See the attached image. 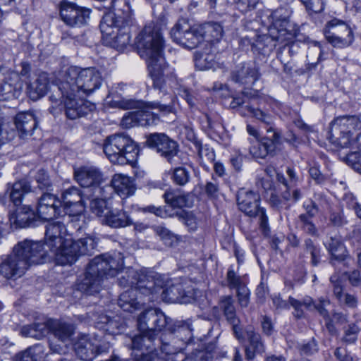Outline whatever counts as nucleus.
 <instances>
[{
	"mask_svg": "<svg viewBox=\"0 0 361 361\" xmlns=\"http://www.w3.org/2000/svg\"><path fill=\"white\" fill-rule=\"evenodd\" d=\"M171 319L168 318L164 312L158 309H148L143 312L137 319V326L141 332L140 335L135 336L132 339V349L147 350L151 348V343L155 339L158 333L166 327L171 332L181 334L186 332L189 338L191 337L192 329L190 324L186 323L178 326L173 329L170 325Z\"/></svg>",
	"mask_w": 361,
	"mask_h": 361,
	"instance_id": "nucleus-1",
	"label": "nucleus"
},
{
	"mask_svg": "<svg viewBox=\"0 0 361 361\" xmlns=\"http://www.w3.org/2000/svg\"><path fill=\"white\" fill-rule=\"evenodd\" d=\"M123 266L121 257L116 259L107 254L96 256L90 262L83 277L79 280L78 290L87 295L99 293L103 281L115 276Z\"/></svg>",
	"mask_w": 361,
	"mask_h": 361,
	"instance_id": "nucleus-2",
	"label": "nucleus"
},
{
	"mask_svg": "<svg viewBox=\"0 0 361 361\" xmlns=\"http://www.w3.org/2000/svg\"><path fill=\"white\" fill-rule=\"evenodd\" d=\"M133 16L129 8L105 13L99 27L104 38L112 47L123 50L130 43V27L133 24Z\"/></svg>",
	"mask_w": 361,
	"mask_h": 361,
	"instance_id": "nucleus-3",
	"label": "nucleus"
},
{
	"mask_svg": "<svg viewBox=\"0 0 361 361\" xmlns=\"http://www.w3.org/2000/svg\"><path fill=\"white\" fill-rule=\"evenodd\" d=\"M102 82L100 73L94 68L81 69L76 66H71L67 68L55 87L65 93L71 90L72 94L88 95L99 89Z\"/></svg>",
	"mask_w": 361,
	"mask_h": 361,
	"instance_id": "nucleus-4",
	"label": "nucleus"
},
{
	"mask_svg": "<svg viewBox=\"0 0 361 361\" xmlns=\"http://www.w3.org/2000/svg\"><path fill=\"white\" fill-rule=\"evenodd\" d=\"M136 46L141 58L147 64L164 63V39L161 29L154 24L146 25L137 37Z\"/></svg>",
	"mask_w": 361,
	"mask_h": 361,
	"instance_id": "nucleus-5",
	"label": "nucleus"
},
{
	"mask_svg": "<svg viewBox=\"0 0 361 361\" xmlns=\"http://www.w3.org/2000/svg\"><path fill=\"white\" fill-rule=\"evenodd\" d=\"M103 150L109 160L114 164H132L137 158L136 143L125 133L108 136L103 144Z\"/></svg>",
	"mask_w": 361,
	"mask_h": 361,
	"instance_id": "nucleus-6",
	"label": "nucleus"
},
{
	"mask_svg": "<svg viewBox=\"0 0 361 361\" xmlns=\"http://www.w3.org/2000/svg\"><path fill=\"white\" fill-rule=\"evenodd\" d=\"M249 114L269 127L268 133H273L271 137H264L261 140H255L250 147V153L255 158L264 159L267 155H274L281 144L280 135L273 128V118L271 115L259 109L246 106Z\"/></svg>",
	"mask_w": 361,
	"mask_h": 361,
	"instance_id": "nucleus-7",
	"label": "nucleus"
},
{
	"mask_svg": "<svg viewBox=\"0 0 361 361\" xmlns=\"http://www.w3.org/2000/svg\"><path fill=\"white\" fill-rule=\"evenodd\" d=\"M361 130V121L355 116H343L334 119L331 124L329 140L341 148L353 145L355 142L352 139L355 131Z\"/></svg>",
	"mask_w": 361,
	"mask_h": 361,
	"instance_id": "nucleus-8",
	"label": "nucleus"
},
{
	"mask_svg": "<svg viewBox=\"0 0 361 361\" xmlns=\"http://www.w3.org/2000/svg\"><path fill=\"white\" fill-rule=\"evenodd\" d=\"M97 246V240L92 236H87L77 240L72 238L66 239L60 252L57 255V264L71 265L81 255H92Z\"/></svg>",
	"mask_w": 361,
	"mask_h": 361,
	"instance_id": "nucleus-9",
	"label": "nucleus"
},
{
	"mask_svg": "<svg viewBox=\"0 0 361 361\" xmlns=\"http://www.w3.org/2000/svg\"><path fill=\"white\" fill-rule=\"evenodd\" d=\"M239 209L250 217H258L259 228L264 235H268L270 228L265 209L259 207L260 197L252 191L241 190L237 196Z\"/></svg>",
	"mask_w": 361,
	"mask_h": 361,
	"instance_id": "nucleus-10",
	"label": "nucleus"
},
{
	"mask_svg": "<svg viewBox=\"0 0 361 361\" xmlns=\"http://www.w3.org/2000/svg\"><path fill=\"white\" fill-rule=\"evenodd\" d=\"M15 253L25 261L29 268L31 265L40 264L53 259V255L41 241L25 239L13 247Z\"/></svg>",
	"mask_w": 361,
	"mask_h": 361,
	"instance_id": "nucleus-11",
	"label": "nucleus"
},
{
	"mask_svg": "<svg viewBox=\"0 0 361 361\" xmlns=\"http://www.w3.org/2000/svg\"><path fill=\"white\" fill-rule=\"evenodd\" d=\"M118 284L121 287L137 289L144 295H153L161 289L154 276L140 274L133 269H127L122 272L118 278Z\"/></svg>",
	"mask_w": 361,
	"mask_h": 361,
	"instance_id": "nucleus-12",
	"label": "nucleus"
},
{
	"mask_svg": "<svg viewBox=\"0 0 361 361\" xmlns=\"http://www.w3.org/2000/svg\"><path fill=\"white\" fill-rule=\"evenodd\" d=\"M324 34L328 42L334 47H347L351 45L354 41L352 27L344 21L337 18H334L326 24Z\"/></svg>",
	"mask_w": 361,
	"mask_h": 361,
	"instance_id": "nucleus-13",
	"label": "nucleus"
},
{
	"mask_svg": "<svg viewBox=\"0 0 361 361\" xmlns=\"http://www.w3.org/2000/svg\"><path fill=\"white\" fill-rule=\"evenodd\" d=\"M201 30L199 25L192 26L188 20H178L171 30L173 40L182 47L192 49L202 44Z\"/></svg>",
	"mask_w": 361,
	"mask_h": 361,
	"instance_id": "nucleus-14",
	"label": "nucleus"
},
{
	"mask_svg": "<svg viewBox=\"0 0 361 361\" xmlns=\"http://www.w3.org/2000/svg\"><path fill=\"white\" fill-rule=\"evenodd\" d=\"M61 92V97L58 98L55 95L52 94L49 97L53 104L51 109L53 111L56 110L58 108L61 111L65 110L66 116L69 119H76L80 116L85 115V112L83 107V102L80 98V94H71V90H69L67 93L63 92V90H59Z\"/></svg>",
	"mask_w": 361,
	"mask_h": 361,
	"instance_id": "nucleus-15",
	"label": "nucleus"
},
{
	"mask_svg": "<svg viewBox=\"0 0 361 361\" xmlns=\"http://www.w3.org/2000/svg\"><path fill=\"white\" fill-rule=\"evenodd\" d=\"M291 13L292 11L288 6L279 7L271 13L272 25L269 30V36L272 41L283 44L289 39V34L283 27L288 23Z\"/></svg>",
	"mask_w": 361,
	"mask_h": 361,
	"instance_id": "nucleus-16",
	"label": "nucleus"
},
{
	"mask_svg": "<svg viewBox=\"0 0 361 361\" xmlns=\"http://www.w3.org/2000/svg\"><path fill=\"white\" fill-rule=\"evenodd\" d=\"M49 331L63 345L57 344L54 341H49L50 350L53 353L61 354L66 351V346L70 343L71 337L75 332V326L72 324L59 320H49Z\"/></svg>",
	"mask_w": 361,
	"mask_h": 361,
	"instance_id": "nucleus-17",
	"label": "nucleus"
},
{
	"mask_svg": "<svg viewBox=\"0 0 361 361\" xmlns=\"http://www.w3.org/2000/svg\"><path fill=\"white\" fill-rule=\"evenodd\" d=\"M66 228L64 224L60 221H53L46 226L44 245L53 255V259L57 264V255L60 252L62 246L66 239Z\"/></svg>",
	"mask_w": 361,
	"mask_h": 361,
	"instance_id": "nucleus-18",
	"label": "nucleus"
},
{
	"mask_svg": "<svg viewBox=\"0 0 361 361\" xmlns=\"http://www.w3.org/2000/svg\"><path fill=\"white\" fill-rule=\"evenodd\" d=\"M90 10L72 2L61 4L60 16L65 24L70 27H81L87 24Z\"/></svg>",
	"mask_w": 361,
	"mask_h": 361,
	"instance_id": "nucleus-19",
	"label": "nucleus"
},
{
	"mask_svg": "<svg viewBox=\"0 0 361 361\" xmlns=\"http://www.w3.org/2000/svg\"><path fill=\"white\" fill-rule=\"evenodd\" d=\"M23 87V82L18 73L0 70V100L18 98Z\"/></svg>",
	"mask_w": 361,
	"mask_h": 361,
	"instance_id": "nucleus-20",
	"label": "nucleus"
},
{
	"mask_svg": "<svg viewBox=\"0 0 361 361\" xmlns=\"http://www.w3.org/2000/svg\"><path fill=\"white\" fill-rule=\"evenodd\" d=\"M62 202L65 213L71 216H80L85 210L84 200L80 190L72 187L62 194Z\"/></svg>",
	"mask_w": 361,
	"mask_h": 361,
	"instance_id": "nucleus-21",
	"label": "nucleus"
},
{
	"mask_svg": "<svg viewBox=\"0 0 361 361\" xmlns=\"http://www.w3.org/2000/svg\"><path fill=\"white\" fill-rule=\"evenodd\" d=\"M146 143L161 156L170 160L177 154V144L163 133H154L148 136Z\"/></svg>",
	"mask_w": 361,
	"mask_h": 361,
	"instance_id": "nucleus-22",
	"label": "nucleus"
},
{
	"mask_svg": "<svg viewBox=\"0 0 361 361\" xmlns=\"http://www.w3.org/2000/svg\"><path fill=\"white\" fill-rule=\"evenodd\" d=\"M27 269V264L21 260L13 249L12 253L1 263L0 274L8 279L15 280L23 276Z\"/></svg>",
	"mask_w": 361,
	"mask_h": 361,
	"instance_id": "nucleus-23",
	"label": "nucleus"
},
{
	"mask_svg": "<svg viewBox=\"0 0 361 361\" xmlns=\"http://www.w3.org/2000/svg\"><path fill=\"white\" fill-rule=\"evenodd\" d=\"M157 109L159 111L168 114L171 111V106L166 104H161L159 102H150L146 104H139V109L137 114L139 115L138 126H147L157 123L159 118L156 113L153 112L152 110Z\"/></svg>",
	"mask_w": 361,
	"mask_h": 361,
	"instance_id": "nucleus-24",
	"label": "nucleus"
},
{
	"mask_svg": "<svg viewBox=\"0 0 361 361\" xmlns=\"http://www.w3.org/2000/svg\"><path fill=\"white\" fill-rule=\"evenodd\" d=\"M61 202L54 195L43 194L38 200L36 212L39 218L50 220L60 214Z\"/></svg>",
	"mask_w": 361,
	"mask_h": 361,
	"instance_id": "nucleus-25",
	"label": "nucleus"
},
{
	"mask_svg": "<svg viewBox=\"0 0 361 361\" xmlns=\"http://www.w3.org/2000/svg\"><path fill=\"white\" fill-rule=\"evenodd\" d=\"M75 180L82 188H92L93 190H99L98 187L102 180V174L94 166H81L74 170Z\"/></svg>",
	"mask_w": 361,
	"mask_h": 361,
	"instance_id": "nucleus-26",
	"label": "nucleus"
},
{
	"mask_svg": "<svg viewBox=\"0 0 361 361\" xmlns=\"http://www.w3.org/2000/svg\"><path fill=\"white\" fill-rule=\"evenodd\" d=\"M259 68L255 63L238 65L232 71L231 80L240 85H253L259 78Z\"/></svg>",
	"mask_w": 361,
	"mask_h": 361,
	"instance_id": "nucleus-27",
	"label": "nucleus"
},
{
	"mask_svg": "<svg viewBox=\"0 0 361 361\" xmlns=\"http://www.w3.org/2000/svg\"><path fill=\"white\" fill-rule=\"evenodd\" d=\"M77 355L82 360L90 361L101 353L99 348L91 341L88 335L81 334L74 343Z\"/></svg>",
	"mask_w": 361,
	"mask_h": 361,
	"instance_id": "nucleus-28",
	"label": "nucleus"
},
{
	"mask_svg": "<svg viewBox=\"0 0 361 361\" xmlns=\"http://www.w3.org/2000/svg\"><path fill=\"white\" fill-rule=\"evenodd\" d=\"M14 123L21 138L31 135L37 126L35 116L29 111L18 113L14 118Z\"/></svg>",
	"mask_w": 361,
	"mask_h": 361,
	"instance_id": "nucleus-29",
	"label": "nucleus"
},
{
	"mask_svg": "<svg viewBox=\"0 0 361 361\" xmlns=\"http://www.w3.org/2000/svg\"><path fill=\"white\" fill-rule=\"evenodd\" d=\"M111 185L115 192L122 198L133 195L136 190L134 180L124 174L116 173L111 180Z\"/></svg>",
	"mask_w": 361,
	"mask_h": 361,
	"instance_id": "nucleus-30",
	"label": "nucleus"
},
{
	"mask_svg": "<svg viewBox=\"0 0 361 361\" xmlns=\"http://www.w3.org/2000/svg\"><path fill=\"white\" fill-rule=\"evenodd\" d=\"M102 224L114 228H124L133 224V219L123 209L108 210L102 219Z\"/></svg>",
	"mask_w": 361,
	"mask_h": 361,
	"instance_id": "nucleus-31",
	"label": "nucleus"
},
{
	"mask_svg": "<svg viewBox=\"0 0 361 361\" xmlns=\"http://www.w3.org/2000/svg\"><path fill=\"white\" fill-rule=\"evenodd\" d=\"M161 298L169 303H189L192 300V295L190 292L186 293L180 283L167 286L161 292Z\"/></svg>",
	"mask_w": 361,
	"mask_h": 361,
	"instance_id": "nucleus-32",
	"label": "nucleus"
},
{
	"mask_svg": "<svg viewBox=\"0 0 361 361\" xmlns=\"http://www.w3.org/2000/svg\"><path fill=\"white\" fill-rule=\"evenodd\" d=\"M49 80L46 73H39L37 78L28 84L27 93L32 100H37L44 96L49 89Z\"/></svg>",
	"mask_w": 361,
	"mask_h": 361,
	"instance_id": "nucleus-33",
	"label": "nucleus"
},
{
	"mask_svg": "<svg viewBox=\"0 0 361 361\" xmlns=\"http://www.w3.org/2000/svg\"><path fill=\"white\" fill-rule=\"evenodd\" d=\"M219 307L223 311L226 320L233 326L235 336L238 337V329L239 319L236 316L234 300L231 295H225L219 300Z\"/></svg>",
	"mask_w": 361,
	"mask_h": 361,
	"instance_id": "nucleus-34",
	"label": "nucleus"
},
{
	"mask_svg": "<svg viewBox=\"0 0 361 361\" xmlns=\"http://www.w3.org/2000/svg\"><path fill=\"white\" fill-rule=\"evenodd\" d=\"M201 30L202 43L204 42H219L223 35V28L219 23H207L200 25Z\"/></svg>",
	"mask_w": 361,
	"mask_h": 361,
	"instance_id": "nucleus-35",
	"label": "nucleus"
},
{
	"mask_svg": "<svg viewBox=\"0 0 361 361\" xmlns=\"http://www.w3.org/2000/svg\"><path fill=\"white\" fill-rule=\"evenodd\" d=\"M98 324H102L104 328L110 334H118L126 329V322L119 317L111 318L109 316L102 314L98 318Z\"/></svg>",
	"mask_w": 361,
	"mask_h": 361,
	"instance_id": "nucleus-36",
	"label": "nucleus"
},
{
	"mask_svg": "<svg viewBox=\"0 0 361 361\" xmlns=\"http://www.w3.org/2000/svg\"><path fill=\"white\" fill-rule=\"evenodd\" d=\"M247 336L249 345L245 348V356L247 360H252L256 354H261L264 352V345L262 341L261 336L254 331H247Z\"/></svg>",
	"mask_w": 361,
	"mask_h": 361,
	"instance_id": "nucleus-37",
	"label": "nucleus"
},
{
	"mask_svg": "<svg viewBox=\"0 0 361 361\" xmlns=\"http://www.w3.org/2000/svg\"><path fill=\"white\" fill-rule=\"evenodd\" d=\"M137 289L130 288L122 293L118 300V305L126 312H132L140 307V302L137 301Z\"/></svg>",
	"mask_w": 361,
	"mask_h": 361,
	"instance_id": "nucleus-38",
	"label": "nucleus"
},
{
	"mask_svg": "<svg viewBox=\"0 0 361 361\" xmlns=\"http://www.w3.org/2000/svg\"><path fill=\"white\" fill-rule=\"evenodd\" d=\"M31 190L30 183L25 180L14 183L12 186L8 189L9 197L11 202L16 205H20L22 202L24 195Z\"/></svg>",
	"mask_w": 361,
	"mask_h": 361,
	"instance_id": "nucleus-39",
	"label": "nucleus"
},
{
	"mask_svg": "<svg viewBox=\"0 0 361 361\" xmlns=\"http://www.w3.org/2000/svg\"><path fill=\"white\" fill-rule=\"evenodd\" d=\"M166 65L165 61L164 63H154L147 64L148 71L151 78L153 80L154 87L159 90H163L165 87V80L164 78V71Z\"/></svg>",
	"mask_w": 361,
	"mask_h": 361,
	"instance_id": "nucleus-40",
	"label": "nucleus"
},
{
	"mask_svg": "<svg viewBox=\"0 0 361 361\" xmlns=\"http://www.w3.org/2000/svg\"><path fill=\"white\" fill-rule=\"evenodd\" d=\"M49 331V320L44 323H35L24 326L22 327L20 331L23 336L37 339H40L44 337Z\"/></svg>",
	"mask_w": 361,
	"mask_h": 361,
	"instance_id": "nucleus-41",
	"label": "nucleus"
},
{
	"mask_svg": "<svg viewBox=\"0 0 361 361\" xmlns=\"http://www.w3.org/2000/svg\"><path fill=\"white\" fill-rule=\"evenodd\" d=\"M326 247L335 259H345L347 251L339 237H331L329 241L326 243Z\"/></svg>",
	"mask_w": 361,
	"mask_h": 361,
	"instance_id": "nucleus-42",
	"label": "nucleus"
},
{
	"mask_svg": "<svg viewBox=\"0 0 361 361\" xmlns=\"http://www.w3.org/2000/svg\"><path fill=\"white\" fill-rule=\"evenodd\" d=\"M288 302L290 305L294 309L293 314L297 319H301L305 317L302 307H305L307 310L312 311L313 299L310 296L304 297L302 300H298L290 296Z\"/></svg>",
	"mask_w": 361,
	"mask_h": 361,
	"instance_id": "nucleus-43",
	"label": "nucleus"
},
{
	"mask_svg": "<svg viewBox=\"0 0 361 361\" xmlns=\"http://www.w3.org/2000/svg\"><path fill=\"white\" fill-rule=\"evenodd\" d=\"M195 151L197 152L200 162L204 167H208V165L212 164L215 159V153L213 149L208 145H202V143L196 140L194 142Z\"/></svg>",
	"mask_w": 361,
	"mask_h": 361,
	"instance_id": "nucleus-44",
	"label": "nucleus"
},
{
	"mask_svg": "<svg viewBox=\"0 0 361 361\" xmlns=\"http://www.w3.org/2000/svg\"><path fill=\"white\" fill-rule=\"evenodd\" d=\"M166 203L174 208H182L188 206V195L180 194L176 191H166L163 195Z\"/></svg>",
	"mask_w": 361,
	"mask_h": 361,
	"instance_id": "nucleus-45",
	"label": "nucleus"
},
{
	"mask_svg": "<svg viewBox=\"0 0 361 361\" xmlns=\"http://www.w3.org/2000/svg\"><path fill=\"white\" fill-rule=\"evenodd\" d=\"M330 305V300L328 298H319L317 302L313 300L312 310H317L319 314L323 317V318L327 321V328L329 331H332L334 329L333 325L330 324V316L326 307Z\"/></svg>",
	"mask_w": 361,
	"mask_h": 361,
	"instance_id": "nucleus-46",
	"label": "nucleus"
},
{
	"mask_svg": "<svg viewBox=\"0 0 361 361\" xmlns=\"http://www.w3.org/2000/svg\"><path fill=\"white\" fill-rule=\"evenodd\" d=\"M304 250L305 253L310 255L311 264L317 266L321 259L320 248L310 238H307L305 240Z\"/></svg>",
	"mask_w": 361,
	"mask_h": 361,
	"instance_id": "nucleus-47",
	"label": "nucleus"
},
{
	"mask_svg": "<svg viewBox=\"0 0 361 361\" xmlns=\"http://www.w3.org/2000/svg\"><path fill=\"white\" fill-rule=\"evenodd\" d=\"M227 286L236 290L246 286L243 277L238 276L233 269H229L226 274Z\"/></svg>",
	"mask_w": 361,
	"mask_h": 361,
	"instance_id": "nucleus-48",
	"label": "nucleus"
},
{
	"mask_svg": "<svg viewBox=\"0 0 361 361\" xmlns=\"http://www.w3.org/2000/svg\"><path fill=\"white\" fill-rule=\"evenodd\" d=\"M171 178L176 184L185 185L190 180V173L185 167H178L173 170Z\"/></svg>",
	"mask_w": 361,
	"mask_h": 361,
	"instance_id": "nucleus-49",
	"label": "nucleus"
},
{
	"mask_svg": "<svg viewBox=\"0 0 361 361\" xmlns=\"http://www.w3.org/2000/svg\"><path fill=\"white\" fill-rule=\"evenodd\" d=\"M298 226L309 235H316L317 234V229L315 225L307 214H300L299 216Z\"/></svg>",
	"mask_w": 361,
	"mask_h": 361,
	"instance_id": "nucleus-50",
	"label": "nucleus"
},
{
	"mask_svg": "<svg viewBox=\"0 0 361 361\" xmlns=\"http://www.w3.org/2000/svg\"><path fill=\"white\" fill-rule=\"evenodd\" d=\"M359 331L360 329L357 324H349L344 329L343 341L347 343H354L357 339Z\"/></svg>",
	"mask_w": 361,
	"mask_h": 361,
	"instance_id": "nucleus-51",
	"label": "nucleus"
},
{
	"mask_svg": "<svg viewBox=\"0 0 361 361\" xmlns=\"http://www.w3.org/2000/svg\"><path fill=\"white\" fill-rule=\"evenodd\" d=\"M133 361H166V358L159 355L157 350H152L148 353L133 354Z\"/></svg>",
	"mask_w": 361,
	"mask_h": 361,
	"instance_id": "nucleus-52",
	"label": "nucleus"
},
{
	"mask_svg": "<svg viewBox=\"0 0 361 361\" xmlns=\"http://www.w3.org/2000/svg\"><path fill=\"white\" fill-rule=\"evenodd\" d=\"M345 161L355 171L361 174V152H353L348 154L345 157Z\"/></svg>",
	"mask_w": 361,
	"mask_h": 361,
	"instance_id": "nucleus-53",
	"label": "nucleus"
},
{
	"mask_svg": "<svg viewBox=\"0 0 361 361\" xmlns=\"http://www.w3.org/2000/svg\"><path fill=\"white\" fill-rule=\"evenodd\" d=\"M137 116H139L137 110L126 113L122 118L121 126L125 128H130L138 126V122H137V120H138Z\"/></svg>",
	"mask_w": 361,
	"mask_h": 361,
	"instance_id": "nucleus-54",
	"label": "nucleus"
},
{
	"mask_svg": "<svg viewBox=\"0 0 361 361\" xmlns=\"http://www.w3.org/2000/svg\"><path fill=\"white\" fill-rule=\"evenodd\" d=\"M90 209L97 216H102L107 210L106 202L104 199L94 198L90 202Z\"/></svg>",
	"mask_w": 361,
	"mask_h": 361,
	"instance_id": "nucleus-55",
	"label": "nucleus"
},
{
	"mask_svg": "<svg viewBox=\"0 0 361 361\" xmlns=\"http://www.w3.org/2000/svg\"><path fill=\"white\" fill-rule=\"evenodd\" d=\"M259 0H235L236 8L242 13H247L256 8Z\"/></svg>",
	"mask_w": 361,
	"mask_h": 361,
	"instance_id": "nucleus-56",
	"label": "nucleus"
},
{
	"mask_svg": "<svg viewBox=\"0 0 361 361\" xmlns=\"http://www.w3.org/2000/svg\"><path fill=\"white\" fill-rule=\"evenodd\" d=\"M309 12L319 13L324 10V0H300Z\"/></svg>",
	"mask_w": 361,
	"mask_h": 361,
	"instance_id": "nucleus-57",
	"label": "nucleus"
},
{
	"mask_svg": "<svg viewBox=\"0 0 361 361\" xmlns=\"http://www.w3.org/2000/svg\"><path fill=\"white\" fill-rule=\"evenodd\" d=\"M32 220V217L21 214L20 212L11 214L10 215V221L11 224H14L19 227H25L29 225Z\"/></svg>",
	"mask_w": 361,
	"mask_h": 361,
	"instance_id": "nucleus-58",
	"label": "nucleus"
},
{
	"mask_svg": "<svg viewBox=\"0 0 361 361\" xmlns=\"http://www.w3.org/2000/svg\"><path fill=\"white\" fill-rule=\"evenodd\" d=\"M250 292L247 286L236 290V297L240 307H247L248 306L250 302Z\"/></svg>",
	"mask_w": 361,
	"mask_h": 361,
	"instance_id": "nucleus-59",
	"label": "nucleus"
},
{
	"mask_svg": "<svg viewBox=\"0 0 361 361\" xmlns=\"http://www.w3.org/2000/svg\"><path fill=\"white\" fill-rule=\"evenodd\" d=\"M37 348H28L16 356V361H38L35 353Z\"/></svg>",
	"mask_w": 361,
	"mask_h": 361,
	"instance_id": "nucleus-60",
	"label": "nucleus"
},
{
	"mask_svg": "<svg viewBox=\"0 0 361 361\" xmlns=\"http://www.w3.org/2000/svg\"><path fill=\"white\" fill-rule=\"evenodd\" d=\"M330 282L332 284L334 295L338 301L340 299H342V297L345 295V293H343L341 282L336 275L331 276Z\"/></svg>",
	"mask_w": 361,
	"mask_h": 361,
	"instance_id": "nucleus-61",
	"label": "nucleus"
},
{
	"mask_svg": "<svg viewBox=\"0 0 361 361\" xmlns=\"http://www.w3.org/2000/svg\"><path fill=\"white\" fill-rule=\"evenodd\" d=\"M180 220L188 228L190 231H194L197 228V220L192 213H185L180 216Z\"/></svg>",
	"mask_w": 361,
	"mask_h": 361,
	"instance_id": "nucleus-62",
	"label": "nucleus"
},
{
	"mask_svg": "<svg viewBox=\"0 0 361 361\" xmlns=\"http://www.w3.org/2000/svg\"><path fill=\"white\" fill-rule=\"evenodd\" d=\"M301 354L310 355H312L318 350V345L314 338L308 341L307 343L302 344L300 346Z\"/></svg>",
	"mask_w": 361,
	"mask_h": 361,
	"instance_id": "nucleus-63",
	"label": "nucleus"
},
{
	"mask_svg": "<svg viewBox=\"0 0 361 361\" xmlns=\"http://www.w3.org/2000/svg\"><path fill=\"white\" fill-rule=\"evenodd\" d=\"M36 180L38 183V187L40 189H46L51 185V182L49 178V176L47 174V173L43 170H41L37 173L36 176Z\"/></svg>",
	"mask_w": 361,
	"mask_h": 361,
	"instance_id": "nucleus-64",
	"label": "nucleus"
}]
</instances>
